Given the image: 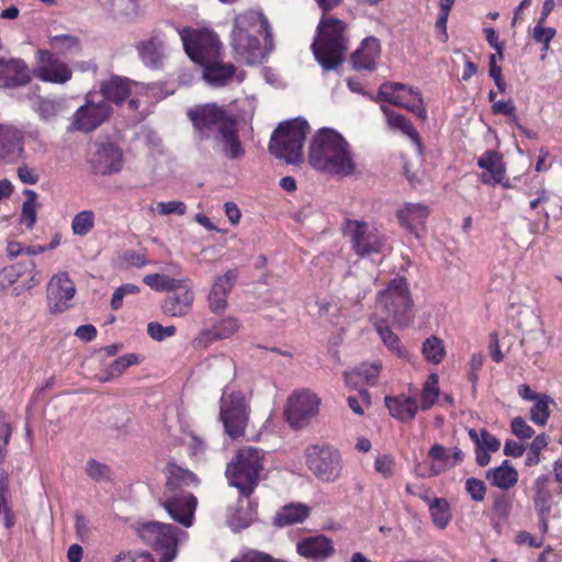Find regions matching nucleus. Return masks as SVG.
Listing matches in <instances>:
<instances>
[{
  "mask_svg": "<svg viewBox=\"0 0 562 562\" xmlns=\"http://www.w3.org/2000/svg\"><path fill=\"white\" fill-rule=\"evenodd\" d=\"M76 293V286L67 272L54 274L47 284V301L52 313H60L69 308V302Z\"/></svg>",
  "mask_w": 562,
  "mask_h": 562,
  "instance_id": "nucleus-18",
  "label": "nucleus"
},
{
  "mask_svg": "<svg viewBox=\"0 0 562 562\" xmlns=\"http://www.w3.org/2000/svg\"><path fill=\"white\" fill-rule=\"evenodd\" d=\"M549 439L544 434L538 435L530 443V451L526 457V465L533 467L540 462V453L548 446Z\"/></svg>",
  "mask_w": 562,
  "mask_h": 562,
  "instance_id": "nucleus-49",
  "label": "nucleus"
},
{
  "mask_svg": "<svg viewBox=\"0 0 562 562\" xmlns=\"http://www.w3.org/2000/svg\"><path fill=\"white\" fill-rule=\"evenodd\" d=\"M439 376L437 373H431L427 378L420 396V407L423 411L430 409L438 400L439 396Z\"/></svg>",
  "mask_w": 562,
  "mask_h": 562,
  "instance_id": "nucleus-40",
  "label": "nucleus"
},
{
  "mask_svg": "<svg viewBox=\"0 0 562 562\" xmlns=\"http://www.w3.org/2000/svg\"><path fill=\"white\" fill-rule=\"evenodd\" d=\"M38 58L33 75L44 81L52 83H65L71 78V70L66 63L56 58L48 50H38Z\"/></svg>",
  "mask_w": 562,
  "mask_h": 562,
  "instance_id": "nucleus-19",
  "label": "nucleus"
},
{
  "mask_svg": "<svg viewBox=\"0 0 562 562\" xmlns=\"http://www.w3.org/2000/svg\"><path fill=\"white\" fill-rule=\"evenodd\" d=\"M37 130H23L13 124H0V160L16 161L25 155V138L36 139Z\"/></svg>",
  "mask_w": 562,
  "mask_h": 562,
  "instance_id": "nucleus-17",
  "label": "nucleus"
},
{
  "mask_svg": "<svg viewBox=\"0 0 562 562\" xmlns=\"http://www.w3.org/2000/svg\"><path fill=\"white\" fill-rule=\"evenodd\" d=\"M305 463L323 483H334L341 476L344 461L337 448L328 443L310 445L304 450Z\"/></svg>",
  "mask_w": 562,
  "mask_h": 562,
  "instance_id": "nucleus-9",
  "label": "nucleus"
},
{
  "mask_svg": "<svg viewBox=\"0 0 562 562\" xmlns=\"http://www.w3.org/2000/svg\"><path fill=\"white\" fill-rule=\"evenodd\" d=\"M193 301L194 293L191 288H183V292L172 293L162 301L161 311L171 317H183L190 313Z\"/></svg>",
  "mask_w": 562,
  "mask_h": 562,
  "instance_id": "nucleus-29",
  "label": "nucleus"
},
{
  "mask_svg": "<svg viewBox=\"0 0 562 562\" xmlns=\"http://www.w3.org/2000/svg\"><path fill=\"white\" fill-rule=\"evenodd\" d=\"M319 404L317 395L308 390L294 392L288 398L284 417L292 428H304L317 415Z\"/></svg>",
  "mask_w": 562,
  "mask_h": 562,
  "instance_id": "nucleus-15",
  "label": "nucleus"
},
{
  "mask_svg": "<svg viewBox=\"0 0 562 562\" xmlns=\"http://www.w3.org/2000/svg\"><path fill=\"white\" fill-rule=\"evenodd\" d=\"M382 112L385 114L387 124L391 128L400 130L407 136H409L414 143L417 145L418 149L422 147V142L418 136V133L416 132L415 127L411 123L409 120H407L404 115L400 113H395L390 108L385 105H381Z\"/></svg>",
  "mask_w": 562,
  "mask_h": 562,
  "instance_id": "nucleus-36",
  "label": "nucleus"
},
{
  "mask_svg": "<svg viewBox=\"0 0 562 562\" xmlns=\"http://www.w3.org/2000/svg\"><path fill=\"white\" fill-rule=\"evenodd\" d=\"M345 235L349 238L351 249L361 258L387 250L385 234L372 223L346 220Z\"/></svg>",
  "mask_w": 562,
  "mask_h": 562,
  "instance_id": "nucleus-10",
  "label": "nucleus"
},
{
  "mask_svg": "<svg viewBox=\"0 0 562 562\" xmlns=\"http://www.w3.org/2000/svg\"><path fill=\"white\" fill-rule=\"evenodd\" d=\"M551 404H554L551 396L547 394L539 396L530 408V419L539 426H544L550 417Z\"/></svg>",
  "mask_w": 562,
  "mask_h": 562,
  "instance_id": "nucleus-41",
  "label": "nucleus"
},
{
  "mask_svg": "<svg viewBox=\"0 0 562 562\" xmlns=\"http://www.w3.org/2000/svg\"><path fill=\"white\" fill-rule=\"evenodd\" d=\"M50 45L53 48L58 49L61 53L77 49L79 42L77 37L71 35H57L50 38Z\"/></svg>",
  "mask_w": 562,
  "mask_h": 562,
  "instance_id": "nucleus-55",
  "label": "nucleus"
},
{
  "mask_svg": "<svg viewBox=\"0 0 562 562\" xmlns=\"http://www.w3.org/2000/svg\"><path fill=\"white\" fill-rule=\"evenodd\" d=\"M75 528H76L77 537L80 540H85L90 536V532H91L90 521L82 514L76 513Z\"/></svg>",
  "mask_w": 562,
  "mask_h": 562,
  "instance_id": "nucleus-61",
  "label": "nucleus"
},
{
  "mask_svg": "<svg viewBox=\"0 0 562 562\" xmlns=\"http://www.w3.org/2000/svg\"><path fill=\"white\" fill-rule=\"evenodd\" d=\"M429 512L432 522L439 528L445 529L450 521L449 505L442 498H435L429 504Z\"/></svg>",
  "mask_w": 562,
  "mask_h": 562,
  "instance_id": "nucleus-45",
  "label": "nucleus"
},
{
  "mask_svg": "<svg viewBox=\"0 0 562 562\" xmlns=\"http://www.w3.org/2000/svg\"><path fill=\"white\" fill-rule=\"evenodd\" d=\"M238 278L237 269H229L223 276H218L207 296L209 308L215 314L224 312L227 307V296Z\"/></svg>",
  "mask_w": 562,
  "mask_h": 562,
  "instance_id": "nucleus-20",
  "label": "nucleus"
},
{
  "mask_svg": "<svg viewBox=\"0 0 562 562\" xmlns=\"http://www.w3.org/2000/svg\"><path fill=\"white\" fill-rule=\"evenodd\" d=\"M311 48L324 70L337 69L344 61L348 48L346 23L324 14L317 25Z\"/></svg>",
  "mask_w": 562,
  "mask_h": 562,
  "instance_id": "nucleus-4",
  "label": "nucleus"
},
{
  "mask_svg": "<svg viewBox=\"0 0 562 562\" xmlns=\"http://www.w3.org/2000/svg\"><path fill=\"white\" fill-rule=\"evenodd\" d=\"M512 432L519 439H530L535 430L527 424L522 417H515L510 423Z\"/></svg>",
  "mask_w": 562,
  "mask_h": 562,
  "instance_id": "nucleus-57",
  "label": "nucleus"
},
{
  "mask_svg": "<svg viewBox=\"0 0 562 562\" xmlns=\"http://www.w3.org/2000/svg\"><path fill=\"white\" fill-rule=\"evenodd\" d=\"M308 164L318 171L349 176L356 170V162L348 142L333 128L322 127L313 136Z\"/></svg>",
  "mask_w": 562,
  "mask_h": 562,
  "instance_id": "nucleus-3",
  "label": "nucleus"
},
{
  "mask_svg": "<svg viewBox=\"0 0 562 562\" xmlns=\"http://www.w3.org/2000/svg\"><path fill=\"white\" fill-rule=\"evenodd\" d=\"M24 270L20 271L15 266L3 269L2 273L9 278L10 282L13 283L20 278L23 273L30 272L32 273L35 269V263L33 260L29 259L24 263Z\"/></svg>",
  "mask_w": 562,
  "mask_h": 562,
  "instance_id": "nucleus-62",
  "label": "nucleus"
},
{
  "mask_svg": "<svg viewBox=\"0 0 562 562\" xmlns=\"http://www.w3.org/2000/svg\"><path fill=\"white\" fill-rule=\"evenodd\" d=\"M422 353L424 358L434 363L439 364L446 356V348L443 341L437 336L428 337L422 346Z\"/></svg>",
  "mask_w": 562,
  "mask_h": 562,
  "instance_id": "nucleus-39",
  "label": "nucleus"
},
{
  "mask_svg": "<svg viewBox=\"0 0 562 562\" xmlns=\"http://www.w3.org/2000/svg\"><path fill=\"white\" fill-rule=\"evenodd\" d=\"M413 306L414 302L406 279L397 277L379 292L373 314L392 321L394 325L406 327L413 319Z\"/></svg>",
  "mask_w": 562,
  "mask_h": 562,
  "instance_id": "nucleus-5",
  "label": "nucleus"
},
{
  "mask_svg": "<svg viewBox=\"0 0 562 562\" xmlns=\"http://www.w3.org/2000/svg\"><path fill=\"white\" fill-rule=\"evenodd\" d=\"M139 538L161 552V562H171L177 555L180 537L187 533L177 527L159 521H147L138 526Z\"/></svg>",
  "mask_w": 562,
  "mask_h": 562,
  "instance_id": "nucleus-11",
  "label": "nucleus"
},
{
  "mask_svg": "<svg viewBox=\"0 0 562 562\" xmlns=\"http://www.w3.org/2000/svg\"><path fill=\"white\" fill-rule=\"evenodd\" d=\"M235 74V66L231 63H223L221 58L203 66V79L213 87L227 85Z\"/></svg>",
  "mask_w": 562,
  "mask_h": 562,
  "instance_id": "nucleus-33",
  "label": "nucleus"
},
{
  "mask_svg": "<svg viewBox=\"0 0 562 562\" xmlns=\"http://www.w3.org/2000/svg\"><path fill=\"white\" fill-rule=\"evenodd\" d=\"M349 408L357 415H363L366 408L371 405V396L367 390H360L355 396H348L347 398Z\"/></svg>",
  "mask_w": 562,
  "mask_h": 562,
  "instance_id": "nucleus-51",
  "label": "nucleus"
},
{
  "mask_svg": "<svg viewBox=\"0 0 562 562\" xmlns=\"http://www.w3.org/2000/svg\"><path fill=\"white\" fill-rule=\"evenodd\" d=\"M239 327L235 317H226L218 322L211 330L204 331L202 335L211 337V339H224L231 337Z\"/></svg>",
  "mask_w": 562,
  "mask_h": 562,
  "instance_id": "nucleus-43",
  "label": "nucleus"
},
{
  "mask_svg": "<svg viewBox=\"0 0 562 562\" xmlns=\"http://www.w3.org/2000/svg\"><path fill=\"white\" fill-rule=\"evenodd\" d=\"M85 472L92 481L98 483L109 482L113 476L111 468L95 459H89L87 461Z\"/></svg>",
  "mask_w": 562,
  "mask_h": 562,
  "instance_id": "nucleus-44",
  "label": "nucleus"
},
{
  "mask_svg": "<svg viewBox=\"0 0 562 562\" xmlns=\"http://www.w3.org/2000/svg\"><path fill=\"white\" fill-rule=\"evenodd\" d=\"M23 193L26 196V200L22 205L21 223H23L27 228H32L36 222L37 193L31 189H25Z\"/></svg>",
  "mask_w": 562,
  "mask_h": 562,
  "instance_id": "nucleus-47",
  "label": "nucleus"
},
{
  "mask_svg": "<svg viewBox=\"0 0 562 562\" xmlns=\"http://www.w3.org/2000/svg\"><path fill=\"white\" fill-rule=\"evenodd\" d=\"M138 357L134 353L122 356L115 359L108 370V376L102 379V381H108L110 378L121 375L128 367L137 363Z\"/></svg>",
  "mask_w": 562,
  "mask_h": 562,
  "instance_id": "nucleus-48",
  "label": "nucleus"
},
{
  "mask_svg": "<svg viewBox=\"0 0 562 562\" xmlns=\"http://www.w3.org/2000/svg\"><path fill=\"white\" fill-rule=\"evenodd\" d=\"M231 562H271V557L257 550H247Z\"/></svg>",
  "mask_w": 562,
  "mask_h": 562,
  "instance_id": "nucleus-59",
  "label": "nucleus"
},
{
  "mask_svg": "<svg viewBox=\"0 0 562 562\" xmlns=\"http://www.w3.org/2000/svg\"><path fill=\"white\" fill-rule=\"evenodd\" d=\"M557 31L553 27H546L544 23L537 22L533 29V40L538 43L543 44L542 50H548L550 42L555 36Z\"/></svg>",
  "mask_w": 562,
  "mask_h": 562,
  "instance_id": "nucleus-52",
  "label": "nucleus"
},
{
  "mask_svg": "<svg viewBox=\"0 0 562 562\" xmlns=\"http://www.w3.org/2000/svg\"><path fill=\"white\" fill-rule=\"evenodd\" d=\"M75 336L81 341H91L97 337V328L91 324L81 325L76 329Z\"/></svg>",
  "mask_w": 562,
  "mask_h": 562,
  "instance_id": "nucleus-64",
  "label": "nucleus"
},
{
  "mask_svg": "<svg viewBox=\"0 0 562 562\" xmlns=\"http://www.w3.org/2000/svg\"><path fill=\"white\" fill-rule=\"evenodd\" d=\"M465 490L475 502H482L486 494V486L484 482L475 477L467 480Z\"/></svg>",
  "mask_w": 562,
  "mask_h": 562,
  "instance_id": "nucleus-56",
  "label": "nucleus"
},
{
  "mask_svg": "<svg viewBox=\"0 0 562 562\" xmlns=\"http://www.w3.org/2000/svg\"><path fill=\"white\" fill-rule=\"evenodd\" d=\"M113 562H154L148 552H128L119 554Z\"/></svg>",
  "mask_w": 562,
  "mask_h": 562,
  "instance_id": "nucleus-60",
  "label": "nucleus"
},
{
  "mask_svg": "<svg viewBox=\"0 0 562 562\" xmlns=\"http://www.w3.org/2000/svg\"><path fill=\"white\" fill-rule=\"evenodd\" d=\"M370 319L384 346L397 357L404 359L407 358L408 351L401 344L398 336L395 333H393L389 326V323L391 321L380 318L379 314H372Z\"/></svg>",
  "mask_w": 562,
  "mask_h": 562,
  "instance_id": "nucleus-32",
  "label": "nucleus"
},
{
  "mask_svg": "<svg viewBox=\"0 0 562 562\" xmlns=\"http://www.w3.org/2000/svg\"><path fill=\"white\" fill-rule=\"evenodd\" d=\"M477 166L484 170L481 180L486 184L501 183L505 177V166L502 156L494 150L485 151L477 160Z\"/></svg>",
  "mask_w": 562,
  "mask_h": 562,
  "instance_id": "nucleus-28",
  "label": "nucleus"
},
{
  "mask_svg": "<svg viewBox=\"0 0 562 562\" xmlns=\"http://www.w3.org/2000/svg\"><path fill=\"white\" fill-rule=\"evenodd\" d=\"M180 37L188 56L202 67L222 57V44L213 31L188 27L180 32Z\"/></svg>",
  "mask_w": 562,
  "mask_h": 562,
  "instance_id": "nucleus-12",
  "label": "nucleus"
},
{
  "mask_svg": "<svg viewBox=\"0 0 562 562\" xmlns=\"http://www.w3.org/2000/svg\"><path fill=\"white\" fill-rule=\"evenodd\" d=\"M18 177L25 184H35L40 179L35 170L25 165L18 168Z\"/></svg>",
  "mask_w": 562,
  "mask_h": 562,
  "instance_id": "nucleus-63",
  "label": "nucleus"
},
{
  "mask_svg": "<svg viewBox=\"0 0 562 562\" xmlns=\"http://www.w3.org/2000/svg\"><path fill=\"white\" fill-rule=\"evenodd\" d=\"M381 55V45L373 36L366 37L358 49L351 55L352 66L357 70L375 69L376 60Z\"/></svg>",
  "mask_w": 562,
  "mask_h": 562,
  "instance_id": "nucleus-25",
  "label": "nucleus"
},
{
  "mask_svg": "<svg viewBox=\"0 0 562 562\" xmlns=\"http://www.w3.org/2000/svg\"><path fill=\"white\" fill-rule=\"evenodd\" d=\"M195 131L201 139H209L222 132L223 126H228L235 121L224 108L215 103L198 105L188 112Z\"/></svg>",
  "mask_w": 562,
  "mask_h": 562,
  "instance_id": "nucleus-13",
  "label": "nucleus"
},
{
  "mask_svg": "<svg viewBox=\"0 0 562 562\" xmlns=\"http://www.w3.org/2000/svg\"><path fill=\"white\" fill-rule=\"evenodd\" d=\"M232 47L237 58L248 65L259 64L271 45V30L267 18L260 11H247L234 19Z\"/></svg>",
  "mask_w": 562,
  "mask_h": 562,
  "instance_id": "nucleus-1",
  "label": "nucleus"
},
{
  "mask_svg": "<svg viewBox=\"0 0 562 562\" xmlns=\"http://www.w3.org/2000/svg\"><path fill=\"white\" fill-rule=\"evenodd\" d=\"M112 114L111 105L100 100L98 93L89 92L86 103L72 115L71 128L90 133L103 124Z\"/></svg>",
  "mask_w": 562,
  "mask_h": 562,
  "instance_id": "nucleus-14",
  "label": "nucleus"
},
{
  "mask_svg": "<svg viewBox=\"0 0 562 562\" xmlns=\"http://www.w3.org/2000/svg\"><path fill=\"white\" fill-rule=\"evenodd\" d=\"M486 479L493 486L507 491L517 484L518 472L508 460H504L499 467L486 472Z\"/></svg>",
  "mask_w": 562,
  "mask_h": 562,
  "instance_id": "nucleus-34",
  "label": "nucleus"
},
{
  "mask_svg": "<svg viewBox=\"0 0 562 562\" xmlns=\"http://www.w3.org/2000/svg\"><path fill=\"white\" fill-rule=\"evenodd\" d=\"M308 131L310 125L307 121L300 117L281 123L271 135L269 142L270 153L288 164L300 162Z\"/></svg>",
  "mask_w": 562,
  "mask_h": 562,
  "instance_id": "nucleus-7",
  "label": "nucleus"
},
{
  "mask_svg": "<svg viewBox=\"0 0 562 562\" xmlns=\"http://www.w3.org/2000/svg\"><path fill=\"white\" fill-rule=\"evenodd\" d=\"M222 132L215 134L214 139L223 155L232 160L244 157L245 149L240 143L236 120L228 126H223Z\"/></svg>",
  "mask_w": 562,
  "mask_h": 562,
  "instance_id": "nucleus-26",
  "label": "nucleus"
},
{
  "mask_svg": "<svg viewBox=\"0 0 562 562\" xmlns=\"http://www.w3.org/2000/svg\"><path fill=\"white\" fill-rule=\"evenodd\" d=\"M250 415V394L226 385L220 400V420L225 432L237 439L245 435Z\"/></svg>",
  "mask_w": 562,
  "mask_h": 562,
  "instance_id": "nucleus-8",
  "label": "nucleus"
},
{
  "mask_svg": "<svg viewBox=\"0 0 562 562\" xmlns=\"http://www.w3.org/2000/svg\"><path fill=\"white\" fill-rule=\"evenodd\" d=\"M469 437L476 447L491 452H496L501 448V441L485 428H482L479 432L475 429H470Z\"/></svg>",
  "mask_w": 562,
  "mask_h": 562,
  "instance_id": "nucleus-46",
  "label": "nucleus"
},
{
  "mask_svg": "<svg viewBox=\"0 0 562 562\" xmlns=\"http://www.w3.org/2000/svg\"><path fill=\"white\" fill-rule=\"evenodd\" d=\"M357 374H359L361 381H363L367 385H374L379 379L381 371V363H361L359 367L355 368Z\"/></svg>",
  "mask_w": 562,
  "mask_h": 562,
  "instance_id": "nucleus-50",
  "label": "nucleus"
},
{
  "mask_svg": "<svg viewBox=\"0 0 562 562\" xmlns=\"http://www.w3.org/2000/svg\"><path fill=\"white\" fill-rule=\"evenodd\" d=\"M157 207L161 215H184L187 211V205L182 201L159 202Z\"/></svg>",
  "mask_w": 562,
  "mask_h": 562,
  "instance_id": "nucleus-58",
  "label": "nucleus"
},
{
  "mask_svg": "<svg viewBox=\"0 0 562 562\" xmlns=\"http://www.w3.org/2000/svg\"><path fill=\"white\" fill-rule=\"evenodd\" d=\"M513 508V501L506 494H496L493 498L492 506V525L494 529L501 531L504 524L508 520Z\"/></svg>",
  "mask_w": 562,
  "mask_h": 562,
  "instance_id": "nucleus-37",
  "label": "nucleus"
},
{
  "mask_svg": "<svg viewBox=\"0 0 562 562\" xmlns=\"http://www.w3.org/2000/svg\"><path fill=\"white\" fill-rule=\"evenodd\" d=\"M296 550L305 558L324 560L333 554L334 547L327 537L316 536L297 542Z\"/></svg>",
  "mask_w": 562,
  "mask_h": 562,
  "instance_id": "nucleus-31",
  "label": "nucleus"
},
{
  "mask_svg": "<svg viewBox=\"0 0 562 562\" xmlns=\"http://www.w3.org/2000/svg\"><path fill=\"white\" fill-rule=\"evenodd\" d=\"M378 99L416 113L422 120L427 117L420 93L406 85L384 82L379 88Z\"/></svg>",
  "mask_w": 562,
  "mask_h": 562,
  "instance_id": "nucleus-16",
  "label": "nucleus"
},
{
  "mask_svg": "<svg viewBox=\"0 0 562 562\" xmlns=\"http://www.w3.org/2000/svg\"><path fill=\"white\" fill-rule=\"evenodd\" d=\"M134 83L124 77L112 76L100 83L101 100L120 105L132 93Z\"/></svg>",
  "mask_w": 562,
  "mask_h": 562,
  "instance_id": "nucleus-27",
  "label": "nucleus"
},
{
  "mask_svg": "<svg viewBox=\"0 0 562 562\" xmlns=\"http://www.w3.org/2000/svg\"><path fill=\"white\" fill-rule=\"evenodd\" d=\"M311 513V508L304 504H289L283 506L274 517V525L285 527L293 524L303 522Z\"/></svg>",
  "mask_w": 562,
  "mask_h": 562,
  "instance_id": "nucleus-35",
  "label": "nucleus"
},
{
  "mask_svg": "<svg viewBox=\"0 0 562 562\" xmlns=\"http://www.w3.org/2000/svg\"><path fill=\"white\" fill-rule=\"evenodd\" d=\"M139 58L148 68L158 69L166 57V45L159 34H153L148 40L140 41L136 45Z\"/></svg>",
  "mask_w": 562,
  "mask_h": 562,
  "instance_id": "nucleus-24",
  "label": "nucleus"
},
{
  "mask_svg": "<svg viewBox=\"0 0 562 562\" xmlns=\"http://www.w3.org/2000/svg\"><path fill=\"white\" fill-rule=\"evenodd\" d=\"M32 79V72L27 65L20 58H0V87L15 88L27 85Z\"/></svg>",
  "mask_w": 562,
  "mask_h": 562,
  "instance_id": "nucleus-21",
  "label": "nucleus"
},
{
  "mask_svg": "<svg viewBox=\"0 0 562 562\" xmlns=\"http://www.w3.org/2000/svg\"><path fill=\"white\" fill-rule=\"evenodd\" d=\"M164 473L166 485L159 499L160 505L172 520L186 528L191 527L194 521L198 501L192 493L183 488L196 486L199 479L193 472L179 467L173 461L167 463Z\"/></svg>",
  "mask_w": 562,
  "mask_h": 562,
  "instance_id": "nucleus-2",
  "label": "nucleus"
},
{
  "mask_svg": "<svg viewBox=\"0 0 562 562\" xmlns=\"http://www.w3.org/2000/svg\"><path fill=\"white\" fill-rule=\"evenodd\" d=\"M147 334L154 340L162 341L164 339L172 337L176 334V327L162 326L159 323L151 322L147 325Z\"/></svg>",
  "mask_w": 562,
  "mask_h": 562,
  "instance_id": "nucleus-53",
  "label": "nucleus"
},
{
  "mask_svg": "<svg viewBox=\"0 0 562 562\" xmlns=\"http://www.w3.org/2000/svg\"><path fill=\"white\" fill-rule=\"evenodd\" d=\"M384 402L391 416L402 423L413 420L418 411L416 398L404 394L398 396H386Z\"/></svg>",
  "mask_w": 562,
  "mask_h": 562,
  "instance_id": "nucleus-30",
  "label": "nucleus"
},
{
  "mask_svg": "<svg viewBox=\"0 0 562 562\" xmlns=\"http://www.w3.org/2000/svg\"><path fill=\"white\" fill-rule=\"evenodd\" d=\"M548 476L540 475L535 481L533 505L538 515L551 512V493L548 488Z\"/></svg>",
  "mask_w": 562,
  "mask_h": 562,
  "instance_id": "nucleus-38",
  "label": "nucleus"
},
{
  "mask_svg": "<svg viewBox=\"0 0 562 562\" xmlns=\"http://www.w3.org/2000/svg\"><path fill=\"white\" fill-rule=\"evenodd\" d=\"M95 216L93 211L83 210L77 213L71 221V231L76 236H86L94 227Z\"/></svg>",
  "mask_w": 562,
  "mask_h": 562,
  "instance_id": "nucleus-42",
  "label": "nucleus"
},
{
  "mask_svg": "<svg viewBox=\"0 0 562 562\" xmlns=\"http://www.w3.org/2000/svg\"><path fill=\"white\" fill-rule=\"evenodd\" d=\"M428 215V207L420 203H406L397 211L401 226L417 238H420L425 233V222Z\"/></svg>",
  "mask_w": 562,
  "mask_h": 562,
  "instance_id": "nucleus-22",
  "label": "nucleus"
},
{
  "mask_svg": "<svg viewBox=\"0 0 562 562\" xmlns=\"http://www.w3.org/2000/svg\"><path fill=\"white\" fill-rule=\"evenodd\" d=\"M265 452L247 446L238 449L235 458L226 467L228 484L238 488L240 494L249 497L259 483L263 471Z\"/></svg>",
  "mask_w": 562,
  "mask_h": 562,
  "instance_id": "nucleus-6",
  "label": "nucleus"
},
{
  "mask_svg": "<svg viewBox=\"0 0 562 562\" xmlns=\"http://www.w3.org/2000/svg\"><path fill=\"white\" fill-rule=\"evenodd\" d=\"M92 164L98 173L110 175L119 172L123 165V154L117 146L104 143L99 146Z\"/></svg>",
  "mask_w": 562,
  "mask_h": 562,
  "instance_id": "nucleus-23",
  "label": "nucleus"
},
{
  "mask_svg": "<svg viewBox=\"0 0 562 562\" xmlns=\"http://www.w3.org/2000/svg\"><path fill=\"white\" fill-rule=\"evenodd\" d=\"M59 111L60 105L55 101L41 99L37 102L36 112L45 121L52 120L55 116H57Z\"/></svg>",
  "mask_w": 562,
  "mask_h": 562,
  "instance_id": "nucleus-54",
  "label": "nucleus"
}]
</instances>
